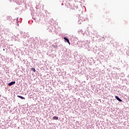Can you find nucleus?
Returning a JSON list of instances; mask_svg holds the SVG:
<instances>
[{
  "instance_id": "6e6552de",
  "label": "nucleus",
  "mask_w": 129,
  "mask_h": 129,
  "mask_svg": "<svg viewBox=\"0 0 129 129\" xmlns=\"http://www.w3.org/2000/svg\"><path fill=\"white\" fill-rule=\"evenodd\" d=\"M55 47H56V46H54V48H55Z\"/></svg>"
},
{
  "instance_id": "423d86ee",
  "label": "nucleus",
  "mask_w": 129,
  "mask_h": 129,
  "mask_svg": "<svg viewBox=\"0 0 129 129\" xmlns=\"http://www.w3.org/2000/svg\"><path fill=\"white\" fill-rule=\"evenodd\" d=\"M31 70H32V71H33V72H36V69L34 68H32L31 69Z\"/></svg>"
},
{
  "instance_id": "39448f33",
  "label": "nucleus",
  "mask_w": 129,
  "mask_h": 129,
  "mask_svg": "<svg viewBox=\"0 0 129 129\" xmlns=\"http://www.w3.org/2000/svg\"><path fill=\"white\" fill-rule=\"evenodd\" d=\"M58 119V117L57 116H53V119H55V120H57V119Z\"/></svg>"
},
{
  "instance_id": "1a4fd4ad",
  "label": "nucleus",
  "mask_w": 129,
  "mask_h": 129,
  "mask_svg": "<svg viewBox=\"0 0 129 129\" xmlns=\"http://www.w3.org/2000/svg\"><path fill=\"white\" fill-rule=\"evenodd\" d=\"M3 50H4V51H5V49H4Z\"/></svg>"
},
{
  "instance_id": "f03ea898",
  "label": "nucleus",
  "mask_w": 129,
  "mask_h": 129,
  "mask_svg": "<svg viewBox=\"0 0 129 129\" xmlns=\"http://www.w3.org/2000/svg\"><path fill=\"white\" fill-rule=\"evenodd\" d=\"M14 84H16V81H13L8 84L9 86H12V85H14Z\"/></svg>"
},
{
  "instance_id": "20e7f679",
  "label": "nucleus",
  "mask_w": 129,
  "mask_h": 129,
  "mask_svg": "<svg viewBox=\"0 0 129 129\" xmlns=\"http://www.w3.org/2000/svg\"><path fill=\"white\" fill-rule=\"evenodd\" d=\"M17 97H19V98H21V99H25V97H24L22 96L18 95Z\"/></svg>"
},
{
  "instance_id": "0eeeda50",
  "label": "nucleus",
  "mask_w": 129,
  "mask_h": 129,
  "mask_svg": "<svg viewBox=\"0 0 129 129\" xmlns=\"http://www.w3.org/2000/svg\"><path fill=\"white\" fill-rule=\"evenodd\" d=\"M19 20V18H17V21H18Z\"/></svg>"
},
{
  "instance_id": "f257e3e1",
  "label": "nucleus",
  "mask_w": 129,
  "mask_h": 129,
  "mask_svg": "<svg viewBox=\"0 0 129 129\" xmlns=\"http://www.w3.org/2000/svg\"><path fill=\"white\" fill-rule=\"evenodd\" d=\"M63 39L66 42H67L69 45H71L70 41H69V39L67 37H63Z\"/></svg>"
},
{
  "instance_id": "7ed1b4c3",
  "label": "nucleus",
  "mask_w": 129,
  "mask_h": 129,
  "mask_svg": "<svg viewBox=\"0 0 129 129\" xmlns=\"http://www.w3.org/2000/svg\"><path fill=\"white\" fill-rule=\"evenodd\" d=\"M115 98H116V99H117V100H118V101H119L120 102H121V101H122V100H121V99L119 98V97H118V96H115Z\"/></svg>"
}]
</instances>
